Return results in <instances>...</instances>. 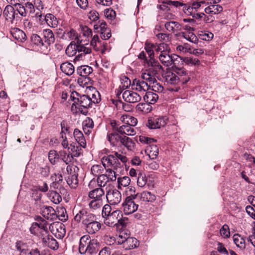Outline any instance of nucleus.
Instances as JSON below:
<instances>
[{
    "label": "nucleus",
    "mask_w": 255,
    "mask_h": 255,
    "mask_svg": "<svg viewBox=\"0 0 255 255\" xmlns=\"http://www.w3.org/2000/svg\"><path fill=\"white\" fill-rule=\"evenodd\" d=\"M175 74L169 73L166 75V81L174 87H169L168 90L171 92H178L180 89V85L187 84L191 79L190 73L185 70H178Z\"/></svg>",
    "instance_id": "f257e3e1"
},
{
    "label": "nucleus",
    "mask_w": 255,
    "mask_h": 255,
    "mask_svg": "<svg viewBox=\"0 0 255 255\" xmlns=\"http://www.w3.org/2000/svg\"><path fill=\"white\" fill-rule=\"evenodd\" d=\"M70 99L73 102L71 106L72 110H74V108H75L84 115L87 114V109L92 106L90 96L86 95H80L76 91H73L71 93Z\"/></svg>",
    "instance_id": "f03ea898"
},
{
    "label": "nucleus",
    "mask_w": 255,
    "mask_h": 255,
    "mask_svg": "<svg viewBox=\"0 0 255 255\" xmlns=\"http://www.w3.org/2000/svg\"><path fill=\"white\" fill-rule=\"evenodd\" d=\"M147 65L150 67L142 73L141 78L147 80L149 84H153L156 82V78L163 70L159 63H153Z\"/></svg>",
    "instance_id": "7ed1b4c3"
},
{
    "label": "nucleus",
    "mask_w": 255,
    "mask_h": 255,
    "mask_svg": "<svg viewBox=\"0 0 255 255\" xmlns=\"http://www.w3.org/2000/svg\"><path fill=\"white\" fill-rule=\"evenodd\" d=\"M130 191L134 192L126 198L122 204L123 211L126 215H129L134 213L137 210L138 205L136 203L138 198V193L135 194L134 189L130 187Z\"/></svg>",
    "instance_id": "20e7f679"
},
{
    "label": "nucleus",
    "mask_w": 255,
    "mask_h": 255,
    "mask_svg": "<svg viewBox=\"0 0 255 255\" xmlns=\"http://www.w3.org/2000/svg\"><path fill=\"white\" fill-rule=\"evenodd\" d=\"M144 49L146 52L142 51L138 55V58L143 60L144 64H151V63H158L157 61H155L154 58L153 43L146 41L144 45Z\"/></svg>",
    "instance_id": "39448f33"
},
{
    "label": "nucleus",
    "mask_w": 255,
    "mask_h": 255,
    "mask_svg": "<svg viewBox=\"0 0 255 255\" xmlns=\"http://www.w3.org/2000/svg\"><path fill=\"white\" fill-rule=\"evenodd\" d=\"M101 162L105 169L107 167H111L118 172H122L123 170V165L117 160L113 153L109 155L104 156L101 159Z\"/></svg>",
    "instance_id": "423d86ee"
},
{
    "label": "nucleus",
    "mask_w": 255,
    "mask_h": 255,
    "mask_svg": "<svg viewBox=\"0 0 255 255\" xmlns=\"http://www.w3.org/2000/svg\"><path fill=\"white\" fill-rule=\"evenodd\" d=\"M96 215L91 213L88 209H81L76 213L73 220L76 223H81L83 226H85Z\"/></svg>",
    "instance_id": "0eeeda50"
},
{
    "label": "nucleus",
    "mask_w": 255,
    "mask_h": 255,
    "mask_svg": "<svg viewBox=\"0 0 255 255\" xmlns=\"http://www.w3.org/2000/svg\"><path fill=\"white\" fill-rule=\"evenodd\" d=\"M167 120L166 117L150 118L146 123V126L150 129L160 128L166 125Z\"/></svg>",
    "instance_id": "6e6552de"
},
{
    "label": "nucleus",
    "mask_w": 255,
    "mask_h": 255,
    "mask_svg": "<svg viewBox=\"0 0 255 255\" xmlns=\"http://www.w3.org/2000/svg\"><path fill=\"white\" fill-rule=\"evenodd\" d=\"M122 217V211L118 210H114L110 215L104 219V223L109 227H114L117 225L118 221L120 220Z\"/></svg>",
    "instance_id": "1a4fd4ad"
},
{
    "label": "nucleus",
    "mask_w": 255,
    "mask_h": 255,
    "mask_svg": "<svg viewBox=\"0 0 255 255\" xmlns=\"http://www.w3.org/2000/svg\"><path fill=\"white\" fill-rule=\"evenodd\" d=\"M106 199L111 205H117L122 200V195L117 189L110 190L106 194Z\"/></svg>",
    "instance_id": "9d476101"
},
{
    "label": "nucleus",
    "mask_w": 255,
    "mask_h": 255,
    "mask_svg": "<svg viewBox=\"0 0 255 255\" xmlns=\"http://www.w3.org/2000/svg\"><path fill=\"white\" fill-rule=\"evenodd\" d=\"M96 216L95 218L84 226L86 231L89 235H95L97 233L101 228V224L96 221Z\"/></svg>",
    "instance_id": "9b49d317"
},
{
    "label": "nucleus",
    "mask_w": 255,
    "mask_h": 255,
    "mask_svg": "<svg viewBox=\"0 0 255 255\" xmlns=\"http://www.w3.org/2000/svg\"><path fill=\"white\" fill-rule=\"evenodd\" d=\"M3 15L6 20L11 23H13L14 20H17L18 17L15 8L10 5H7L5 6L3 11Z\"/></svg>",
    "instance_id": "f8f14e48"
},
{
    "label": "nucleus",
    "mask_w": 255,
    "mask_h": 255,
    "mask_svg": "<svg viewBox=\"0 0 255 255\" xmlns=\"http://www.w3.org/2000/svg\"><path fill=\"white\" fill-rule=\"evenodd\" d=\"M42 216L48 220L55 221L57 219L55 210L51 206H43L40 209Z\"/></svg>",
    "instance_id": "ddd939ff"
},
{
    "label": "nucleus",
    "mask_w": 255,
    "mask_h": 255,
    "mask_svg": "<svg viewBox=\"0 0 255 255\" xmlns=\"http://www.w3.org/2000/svg\"><path fill=\"white\" fill-rule=\"evenodd\" d=\"M123 98L125 101L129 103H135L141 100V96L136 92L126 90L123 93Z\"/></svg>",
    "instance_id": "4468645a"
},
{
    "label": "nucleus",
    "mask_w": 255,
    "mask_h": 255,
    "mask_svg": "<svg viewBox=\"0 0 255 255\" xmlns=\"http://www.w3.org/2000/svg\"><path fill=\"white\" fill-rule=\"evenodd\" d=\"M150 85L151 84H149V82H147V80L135 79L132 81L131 87L133 90L146 91L150 88Z\"/></svg>",
    "instance_id": "2eb2a0df"
},
{
    "label": "nucleus",
    "mask_w": 255,
    "mask_h": 255,
    "mask_svg": "<svg viewBox=\"0 0 255 255\" xmlns=\"http://www.w3.org/2000/svg\"><path fill=\"white\" fill-rule=\"evenodd\" d=\"M105 192L101 188H96L88 193V197L91 200L103 202Z\"/></svg>",
    "instance_id": "dca6fc26"
},
{
    "label": "nucleus",
    "mask_w": 255,
    "mask_h": 255,
    "mask_svg": "<svg viewBox=\"0 0 255 255\" xmlns=\"http://www.w3.org/2000/svg\"><path fill=\"white\" fill-rule=\"evenodd\" d=\"M36 222H35L38 229L39 230L40 234L44 236L48 233V223L43 218L40 216H37L35 218Z\"/></svg>",
    "instance_id": "f3484780"
},
{
    "label": "nucleus",
    "mask_w": 255,
    "mask_h": 255,
    "mask_svg": "<svg viewBox=\"0 0 255 255\" xmlns=\"http://www.w3.org/2000/svg\"><path fill=\"white\" fill-rule=\"evenodd\" d=\"M158 58L164 66L166 67L172 66V54L170 55L167 51L161 52Z\"/></svg>",
    "instance_id": "a211bd4d"
},
{
    "label": "nucleus",
    "mask_w": 255,
    "mask_h": 255,
    "mask_svg": "<svg viewBox=\"0 0 255 255\" xmlns=\"http://www.w3.org/2000/svg\"><path fill=\"white\" fill-rule=\"evenodd\" d=\"M172 66L175 68L174 71L179 70H185L182 68L184 62V58L176 54H172Z\"/></svg>",
    "instance_id": "6ab92c4d"
},
{
    "label": "nucleus",
    "mask_w": 255,
    "mask_h": 255,
    "mask_svg": "<svg viewBox=\"0 0 255 255\" xmlns=\"http://www.w3.org/2000/svg\"><path fill=\"white\" fill-rule=\"evenodd\" d=\"M72 167L70 165H68L66 167V170L68 173L69 174L67 177L66 181L67 184L71 186L72 188H76L78 183V180L77 179V175L76 174H72L71 173H69V170L71 171V168Z\"/></svg>",
    "instance_id": "aec40b11"
},
{
    "label": "nucleus",
    "mask_w": 255,
    "mask_h": 255,
    "mask_svg": "<svg viewBox=\"0 0 255 255\" xmlns=\"http://www.w3.org/2000/svg\"><path fill=\"white\" fill-rule=\"evenodd\" d=\"M129 236V231L128 230L123 229L120 231L118 235L116 236L115 242L118 245H123L124 246L125 242H126Z\"/></svg>",
    "instance_id": "412c9836"
},
{
    "label": "nucleus",
    "mask_w": 255,
    "mask_h": 255,
    "mask_svg": "<svg viewBox=\"0 0 255 255\" xmlns=\"http://www.w3.org/2000/svg\"><path fill=\"white\" fill-rule=\"evenodd\" d=\"M82 147L78 143L73 142L70 144L68 149L73 157H79L83 153Z\"/></svg>",
    "instance_id": "4be33fe9"
},
{
    "label": "nucleus",
    "mask_w": 255,
    "mask_h": 255,
    "mask_svg": "<svg viewBox=\"0 0 255 255\" xmlns=\"http://www.w3.org/2000/svg\"><path fill=\"white\" fill-rule=\"evenodd\" d=\"M43 36L44 39L45 45H50L55 41V37L52 31L50 29H44L43 31Z\"/></svg>",
    "instance_id": "5701e85b"
},
{
    "label": "nucleus",
    "mask_w": 255,
    "mask_h": 255,
    "mask_svg": "<svg viewBox=\"0 0 255 255\" xmlns=\"http://www.w3.org/2000/svg\"><path fill=\"white\" fill-rule=\"evenodd\" d=\"M83 129L85 134L89 135L93 130L94 124L92 119L88 117L82 123Z\"/></svg>",
    "instance_id": "b1692460"
},
{
    "label": "nucleus",
    "mask_w": 255,
    "mask_h": 255,
    "mask_svg": "<svg viewBox=\"0 0 255 255\" xmlns=\"http://www.w3.org/2000/svg\"><path fill=\"white\" fill-rule=\"evenodd\" d=\"M73 134L77 143H78L79 145L83 148H85L86 146V142L82 131L76 128L74 131Z\"/></svg>",
    "instance_id": "393cba45"
},
{
    "label": "nucleus",
    "mask_w": 255,
    "mask_h": 255,
    "mask_svg": "<svg viewBox=\"0 0 255 255\" xmlns=\"http://www.w3.org/2000/svg\"><path fill=\"white\" fill-rule=\"evenodd\" d=\"M164 26L168 31L171 33H174L176 31H179L182 29L181 25L179 23L173 21L165 22Z\"/></svg>",
    "instance_id": "a878e982"
},
{
    "label": "nucleus",
    "mask_w": 255,
    "mask_h": 255,
    "mask_svg": "<svg viewBox=\"0 0 255 255\" xmlns=\"http://www.w3.org/2000/svg\"><path fill=\"white\" fill-rule=\"evenodd\" d=\"M158 95L153 92L148 91L145 93L143 96L144 101L148 105L154 104L158 99Z\"/></svg>",
    "instance_id": "bb28decb"
},
{
    "label": "nucleus",
    "mask_w": 255,
    "mask_h": 255,
    "mask_svg": "<svg viewBox=\"0 0 255 255\" xmlns=\"http://www.w3.org/2000/svg\"><path fill=\"white\" fill-rule=\"evenodd\" d=\"M139 246V242L134 238L128 236L126 242H125L123 248L125 250H130L137 248Z\"/></svg>",
    "instance_id": "cd10ccee"
},
{
    "label": "nucleus",
    "mask_w": 255,
    "mask_h": 255,
    "mask_svg": "<svg viewBox=\"0 0 255 255\" xmlns=\"http://www.w3.org/2000/svg\"><path fill=\"white\" fill-rule=\"evenodd\" d=\"M61 70L66 75L70 76L72 75L74 72V66L69 62H64L60 65Z\"/></svg>",
    "instance_id": "c85d7f7f"
},
{
    "label": "nucleus",
    "mask_w": 255,
    "mask_h": 255,
    "mask_svg": "<svg viewBox=\"0 0 255 255\" xmlns=\"http://www.w3.org/2000/svg\"><path fill=\"white\" fill-rule=\"evenodd\" d=\"M121 121L126 125L134 127L137 125V120L131 116L125 115L121 117Z\"/></svg>",
    "instance_id": "c756f323"
},
{
    "label": "nucleus",
    "mask_w": 255,
    "mask_h": 255,
    "mask_svg": "<svg viewBox=\"0 0 255 255\" xmlns=\"http://www.w3.org/2000/svg\"><path fill=\"white\" fill-rule=\"evenodd\" d=\"M223 10L222 7L219 4L211 5L206 7L205 12L208 14H216L220 13Z\"/></svg>",
    "instance_id": "7c9ffc66"
},
{
    "label": "nucleus",
    "mask_w": 255,
    "mask_h": 255,
    "mask_svg": "<svg viewBox=\"0 0 255 255\" xmlns=\"http://www.w3.org/2000/svg\"><path fill=\"white\" fill-rule=\"evenodd\" d=\"M138 198L143 202H152L156 199V197L150 192H142L140 194H138Z\"/></svg>",
    "instance_id": "2f4dec72"
},
{
    "label": "nucleus",
    "mask_w": 255,
    "mask_h": 255,
    "mask_svg": "<svg viewBox=\"0 0 255 255\" xmlns=\"http://www.w3.org/2000/svg\"><path fill=\"white\" fill-rule=\"evenodd\" d=\"M93 71V69L87 65H83L78 67L77 69V73L82 77H86L90 74Z\"/></svg>",
    "instance_id": "473e14b6"
},
{
    "label": "nucleus",
    "mask_w": 255,
    "mask_h": 255,
    "mask_svg": "<svg viewBox=\"0 0 255 255\" xmlns=\"http://www.w3.org/2000/svg\"><path fill=\"white\" fill-rule=\"evenodd\" d=\"M13 38L20 42H24L26 39L25 33L21 30L16 28L11 32Z\"/></svg>",
    "instance_id": "72a5a7b5"
},
{
    "label": "nucleus",
    "mask_w": 255,
    "mask_h": 255,
    "mask_svg": "<svg viewBox=\"0 0 255 255\" xmlns=\"http://www.w3.org/2000/svg\"><path fill=\"white\" fill-rule=\"evenodd\" d=\"M62 37L63 39L68 41L73 39H77L78 40V39H79L77 33L73 29H71L70 30H65L63 34Z\"/></svg>",
    "instance_id": "f704fd0d"
},
{
    "label": "nucleus",
    "mask_w": 255,
    "mask_h": 255,
    "mask_svg": "<svg viewBox=\"0 0 255 255\" xmlns=\"http://www.w3.org/2000/svg\"><path fill=\"white\" fill-rule=\"evenodd\" d=\"M43 241L46 243L49 248L53 250H57L58 248V242L51 236H48L47 238H44Z\"/></svg>",
    "instance_id": "c9c22d12"
},
{
    "label": "nucleus",
    "mask_w": 255,
    "mask_h": 255,
    "mask_svg": "<svg viewBox=\"0 0 255 255\" xmlns=\"http://www.w3.org/2000/svg\"><path fill=\"white\" fill-rule=\"evenodd\" d=\"M98 243L97 240L92 239L90 240L88 243V246L86 248V253L89 254H93L96 253L98 251L97 246Z\"/></svg>",
    "instance_id": "e433bc0d"
},
{
    "label": "nucleus",
    "mask_w": 255,
    "mask_h": 255,
    "mask_svg": "<svg viewBox=\"0 0 255 255\" xmlns=\"http://www.w3.org/2000/svg\"><path fill=\"white\" fill-rule=\"evenodd\" d=\"M233 241L236 246L241 249L246 248L245 239L239 234H235L233 237Z\"/></svg>",
    "instance_id": "4c0bfd02"
},
{
    "label": "nucleus",
    "mask_w": 255,
    "mask_h": 255,
    "mask_svg": "<svg viewBox=\"0 0 255 255\" xmlns=\"http://www.w3.org/2000/svg\"><path fill=\"white\" fill-rule=\"evenodd\" d=\"M120 141L128 150H132L134 148L135 143L131 138L127 136L121 137Z\"/></svg>",
    "instance_id": "58836bf2"
},
{
    "label": "nucleus",
    "mask_w": 255,
    "mask_h": 255,
    "mask_svg": "<svg viewBox=\"0 0 255 255\" xmlns=\"http://www.w3.org/2000/svg\"><path fill=\"white\" fill-rule=\"evenodd\" d=\"M48 196L51 201L55 204H59L62 201V197L56 191L50 190L48 193Z\"/></svg>",
    "instance_id": "ea45409f"
},
{
    "label": "nucleus",
    "mask_w": 255,
    "mask_h": 255,
    "mask_svg": "<svg viewBox=\"0 0 255 255\" xmlns=\"http://www.w3.org/2000/svg\"><path fill=\"white\" fill-rule=\"evenodd\" d=\"M45 19L47 24L51 27H55L58 25L57 18L51 13L46 14L45 16Z\"/></svg>",
    "instance_id": "a19ab883"
},
{
    "label": "nucleus",
    "mask_w": 255,
    "mask_h": 255,
    "mask_svg": "<svg viewBox=\"0 0 255 255\" xmlns=\"http://www.w3.org/2000/svg\"><path fill=\"white\" fill-rule=\"evenodd\" d=\"M58 155L59 158H60L66 165L71 162L73 159V157L70 153H67L64 150H60L59 152Z\"/></svg>",
    "instance_id": "79ce46f5"
},
{
    "label": "nucleus",
    "mask_w": 255,
    "mask_h": 255,
    "mask_svg": "<svg viewBox=\"0 0 255 255\" xmlns=\"http://www.w3.org/2000/svg\"><path fill=\"white\" fill-rule=\"evenodd\" d=\"M76 44L72 41L65 50V53L69 57L73 56L76 54Z\"/></svg>",
    "instance_id": "37998d69"
},
{
    "label": "nucleus",
    "mask_w": 255,
    "mask_h": 255,
    "mask_svg": "<svg viewBox=\"0 0 255 255\" xmlns=\"http://www.w3.org/2000/svg\"><path fill=\"white\" fill-rule=\"evenodd\" d=\"M148 151V156L151 159H155L158 155V148L156 145L152 144L150 146Z\"/></svg>",
    "instance_id": "c03bdc74"
},
{
    "label": "nucleus",
    "mask_w": 255,
    "mask_h": 255,
    "mask_svg": "<svg viewBox=\"0 0 255 255\" xmlns=\"http://www.w3.org/2000/svg\"><path fill=\"white\" fill-rule=\"evenodd\" d=\"M109 28L107 26V23L104 21H99L98 23L97 24H95L94 26V29L96 32H99L103 31H105Z\"/></svg>",
    "instance_id": "a18cd8bd"
},
{
    "label": "nucleus",
    "mask_w": 255,
    "mask_h": 255,
    "mask_svg": "<svg viewBox=\"0 0 255 255\" xmlns=\"http://www.w3.org/2000/svg\"><path fill=\"white\" fill-rule=\"evenodd\" d=\"M103 205V201H96L94 200H90L88 204L89 208L93 211L100 209Z\"/></svg>",
    "instance_id": "49530a36"
},
{
    "label": "nucleus",
    "mask_w": 255,
    "mask_h": 255,
    "mask_svg": "<svg viewBox=\"0 0 255 255\" xmlns=\"http://www.w3.org/2000/svg\"><path fill=\"white\" fill-rule=\"evenodd\" d=\"M183 37L188 41L196 43L198 41V39L195 34L192 32H189L188 33H183Z\"/></svg>",
    "instance_id": "de8ad7c7"
},
{
    "label": "nucleus",
    "mask_w": 255,
    "mask_h": 255,
    "mask_svg": "<svg viewBox=\"0 0 255 255\" xmlns=\"http://www.w3.org/2000/svg\"><path fill=\"white\" fill-rule=\"evenodd\" d=\"M107 177L109 181H115L117 179V173H121V172H118L114 170L113 168H109L106 169Z\"/></svg>",
    "instance_id": "09e8293b"
},
{
    "label": "nucleus",
    "mask_w": 255,
    "mask_h": 255,
    "mask_svg": "<svg viewBox=\"0 0 255 255\" xmlns=\"http://www.w3.org/2000/svg\"><path fill=\"white\" fill-rule=\"evenodd\" d=\"M109 181V179L105 174H101L98 177L97 179V183L99 186V188H101L102 187H105Z\"/></svg>",
    "instance_id": "8fccbe9b"
},
{
    "label": "nucleus",
    "mask_w": 255,
    "mask_h": 255,
    "mask_svg": "<svg viewBox=\"0 0 255 255\" xmlns=\"http://www.w3.org/2000/svg\"><path fill=\"white\" fill-rule=\"evenodd\" d=\"M31 41L33 44L38 46L44 45L42 38L36 34H33L31 36Z\"/></svg>",
    "instance_id": "3c124183"
},
{
    "label": "nucleus",
    "mask_w": 255,
    "mask_h": 255,
    "mask_svg": "<svg viewBox=\"0 0 255 255\" xmlns=\"http://www.w3.org/2000/svg\"><path fill=\"white\" fill-rule=\"evenodd\" d=\"M130 182V179L128 176H124L123 177H119L118 178V187L120 188V186L123 187H127L129 185Z\"/></svg>",
    "instance_id": "603ef678"
},
{
    "label": "nucleus",
    "mask_w": 255,
    "mask_h": 255,
    "mask_svg": "<svg viewBox=\"0 0 255 255\" xmlns=\"http://www.w3.org/2000/svg\"><path fill=\"white\" fill-rule=\"evenodd\" d=\"M104 171V167L101 165H94L91 169L92 174L94 176H99Z\"/></svg>",
    "instance_id": "864d4df0"
},
{
    "label": "nucleus",
    "mask_w": 255,
    "mask_h": 255,
    "mask_svg": "<svg viewBox=\"0 0 255 255\" xmlns=\"http://www.w3.org/2000/svg\"><path fill=\"white\" fill-rule=\"evenodd\" d=\"M147 179L145 175L143 173L139 172L138 174V177L137 179V185L139 187H143L145 185Z\"/></svg>",
    "instance_id": "5fc2aeb1"
},
{
    "label": "nucleus",
    "mask_w": 255,
    "mask_h": 255,
    "mask_svg": "<svg viewBox=\"0 0 255 255\" xmlns=\"http://www.w3.org/2000/svg\"><path fill=\"white\" fill-rule=\"evenodd\" d=\"M90 44L96 51H99V47L98 45L100 46L101 45V41L100 40L99 36L97 35H95L92 39Z\"/></svg>",
    "instance_id": "6e6d98bb"
},
{
    "label": "nucleus",
    "mask_w": 255,
    "mask_h": 255,
    "mask_svg": "<svg viewBox=\"0 0 255 255\" xmlns=\"http://www.w3.org/2000/svg\"><path fill=\"white\" fill-rule=\"evenodd\" d=\"M149 105L145 103H139L136 106V109L139 112L142 113H148L150 111L151 108H149Z\"/></svg>",
    "instance_id": "4d7b16f0"
},
{
    "label": "nucleus",
    "mask_w": 255,
    "mask_h": 255,
    "mask_svg": "<svg viewBox=\"0 0 255 255\" xmlns=\"http://www.w3.org/2000/svg\"><path fill=\"white\" fill-rule=\"evenodd\" d=\"M16 9V12L19 13L21 16L25 17L27 15L26 10L25 9V5L23 6L20 3H16L14 5Z\"/></svg>",
    "instance_id": "13d9d810"
},
{
    "label": "nucleus",
    "mask_w": 255,
    "mask_h": 255,
    "mask_svg": "<svg viewBox=\"0 0 255 255\" xmlns=\"http://www.w3.org/2000/svg\"><path fill=\"white\" fill-rule=\"evenodd\" d=\"M57 219L62 221L65 222L68 219V215L66 213V210L63 208H60L58 211V214H57Z\"/></svg>",
    "instance_id": "bf43d9fd"
},
{
    "label": "nucleus",
    "mask_w": 255,
    "mask_h": 255,
    "mask_svg": "<svg viewBox=\"0 0 255 255\" xmlns=\"http://www.w3.org/2000/svg\"><path fill=\"white\" fill-rule=\"evenodd\" d=\"M121 84L120 85L121 88H123V90H125L129 87L131 85L130 80L127 77L123 76L121 79Z\"/></svg>",
    "instance_id": "052dcab7"
},
{
    "label": "nucleus",
    "mask_w": 255,
    "mask_h": 255,
    "mask_svg": "<svg viewBox=\"0 0 255 255\" xmlns=\"http://www.w3.org/2000/svg\"><path fill=\"white\" fill-rule=\"evenodd\" d=\"M59 158V155L55 150H50L48 154V159L50 163L54 164Z\"/></svg>",
    "instance_id": "680f3d73"
},
{
    "label": "nucleus",
    "mask_w": 255,
    "mask_h": 255,
    "mask_svg": "<svg viewBox=\"0 0 255 255\" xmlns=\"http://www.w3.org/2000/svg\"><path fill=\"white\" fill-rule=\"evenodd\" d=\"M111 206L109 204H106L104 206L102 209V216L105 219L109 215H110L112 212Z\"/></svg>",
    "instance_id": "e2e57ef3"
},
{
    "label": "nucleus",
    "mask_w": 255,
    "mask_h": 255,
    "mask_svg": "<svg viewBox=\"0 0 255 255\" xmlns=\"http://www.w3.org/2000/svg\"><path fill=\"white\" fill-rule=\"evenodd\" d=\"M112 153H113L114 156L117 160L118 161L120 160L123 165L124 163L127 162L128 160L127 157L123 155L122 153H119L116 151H113Z\"/></svg>",
    "instance_id": "0e129e2a"
},
{
    "label": "nucleus",
    "mask_w": 255,
    "mask_h": 255,
    "mask_svg": "<svg viewBox=\"0 0 255 255\" xmlns=\"http://www.w3.org/2000/svg\"><path fill=\"white\" fill-rule=\"evenodd\" d=\"M150 88H151L152 91L158 93L162 92L164 89L163 87L156 80L154 83L151 84Z\"/></svg>",
    "instance_id": "69168bd1"
},
{
    "label": "nucleus",
    "mask_w": 255,
    "mask_h": 255,
    "mask_svg": "<svg viewBox=\"0 0 255 255\" xmlns=\"http://www.w3.org/2000/svg\"><path fill=\"white\" fill-rule=\"evenodd\" d=\"M105 16L109 19H113L116 17V12L111 8H107L104 10Z\"/></svg>",
    "instance_id": "338daca9"
},
{
    "label": "nucleus",
    "mask_w": 255,
    "mask_h": 255,
    "mask_svg": "<svg viewBox=\"0 0 255 255\" xmlns=\"http://www.w3.org/2000/svg\"><path fill=\"white\" fill-rule=\"evenodd\" d=\"M50 179L52 181H54L57 183H60L63 182V177L61 174L59 173H54L50 176Z\"/></svg>",
    "instance_id": "774afa93"
}]
</instances>
